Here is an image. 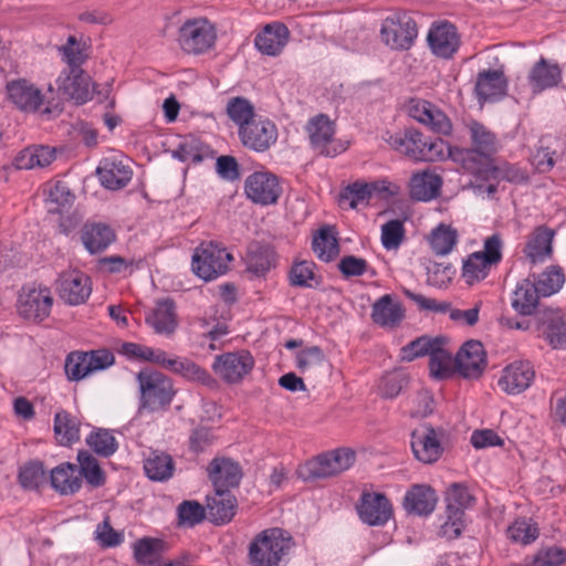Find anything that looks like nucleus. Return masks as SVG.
<instances>
[{"instance_id":"obj_1","label":"nucleus","mask_w":566,"mask_h":566,"mask_svg":"<svg viewBox=\"0 0 566 566\" xmlns=\"http://www.w3.org/2000/svg\"><path fill=\"white\" fill-rule=\"evenodd\" d=\"M295 541L284 528L270 527L259 532L248 545L249 566H285Z\"/></svg>"},{"instance_id":"obj_2","label":"nucleus","mask_w":566,"mask_h":566,"mask_svg":"<svg viewBox=\"0 0 566 566\" xmlns=\"http://www.w3.org/2000/svg\"><path fill=\"white\" fill-rule=\"evenodd\" d=\"M384 139L394 150L416 161L441 159L447 150V145L441 138L426 137L416 129L386 133Z\"/></svg>"},{"instance_id":"obj_3","label":"nucleus","mask_w":566,"mask_h":566,"mask_svg":"<svg viewBox=\"0 0 566 566\" xmlns=\"http://www.w3.org/2000/svg\"><path fill=\"white\" fill-rule=\"evenodd\" d=\"M136 381L139 389V411L166 410L177 392L171 378L157 370L142 369L136 375Z\"/></svg>"},{"instance_id":"obj_4","label":"nucleus","mask_w":566,"mask_h":566,"mask_svg":"<svg viewBox=\"0 0 566 566\" xmlns=\"http://www.w3.org/2000/svg\"><path fill=\"white\" fill-rule=\"evenodd\" d=\"M355 460L354 450L338 448L308 460L300 468L298 474L304 481L327 479L348 470Z\"/></svg>"},{"instance_id":"obj_5","label":"nucleus","mask_w":566,"mask_h":566,"mask_svg":"<svg viewBox=\"0 0 566 566\" xmlns=\"http://www.w3.org/2000/svg\"><path fill=\"white\" fill-rule=\"evenodd\" d=\"M7 101L24 114L50 115V102L40 87L27 78H15L6 84Z\"/></svg>"},{"instance_id":"obj_6","label":"nucleus","mask_w":566,"mask_h":566,"mask_svg":"<svg viewBox=\"0 0 566 566\" xmlns=\"http://www.w3.org/2000/svg\"><path fill=\"white\" fill-rule=\"evenodd\" d=\"M233 260L231 253L218 243H201L192 255V271L205 281L223 275Z\"/></svg>"},{"instance_id":"obj_7","label":"nucleus","mask_w":566,"mask_h":566,"mask_svg":"<svg viewBox=\"0 0 566 566\" xmlns=\"http://www.w3.org/2000/svg\"><path fill=\"white\" fill-rule=\"evenodd\" d=\"M380 35L384 43L392 50L407 51L417 39V22L406 12H395L384 20Z\"/></svg>"},{"instance_id":"obj_8","label":"nucleus","mask_w":566,"mask_h":566,"mask_svg":"<svg viewBox=\"0 0 566 566\" xmlns=\"http://www.w3.org/2000/svg\"><path fill=\"white\" fill-rule=\"evenodd\" d=\"M446 501L447 520L441 525V532L449 538H455L464 527V510L473 504L474 497L465 485L453 483L446 493Z\"/></svg>"},{"instance_id":"obj_9","label":"nucleus","mask_w":566,"mask_h":566,"mask_svg":"<svg viewBox=\"0 0 566 566\" xmlns=\"http://www.w3.org/2000/svg\"><path fill=\"white\" fill-rule=\"evenodd\" d=\"M501 248L500 235L493 234L486 238L483 251L469 255L462 268V276L468 284L472 285L486 277L491 265L499 263L502 259Z\"/></svg>"},{"instance_id":"obj_10","label":"nucleus","mask_w":566,"mask_h":566,"mask_svg":"<svg viewBox=\"0 0 566 566\" xmlns=\"http://www.w3.org/2000/svg\"><path fill=\"white\" fill-rule=\"evenodd\" d=\"M216 39V30L207 19L187 20L178 32V43L189 54L205 53L212 48Z\"/></svg>"},{"instance_id":"obj_11","label":"nucleus","mask_w":566,"mask_h":566,"mask_svg":"<svg viewBox=\"0 0 566 566\" xmlns=\"http://www.w3.org/2000/svg\"><path fill=\"white\" fill-rule=\"evenodd\" d=\"M447 150H449L453 161L459 164L465 172L473 176L475 182L495 178L497 169L492 163L494 154L459 147H447Z\"/></svg>"},{"instance_id":"obj_12","label":"nucleus","mask_w":566,"mask_h":566,"mask_svg":"<svg viewBox=\"0 0 566 566\" xmlns=\"http://www.w3.org/2000/svg\"><path fill=\"white\" fill-rule=\"evenodd\" d=\"M254 358L247 350L229 352L216 356L213 373L227 384H239L251 373Z\"/></svg>"},{"instance_id":"obj_13","label":"nucleus","mask_w":566,"mask_h":566,"mask_svg":"<svg viewBox=\"0 0 566 566\" xmlns=\"http://www.w3.org/2000/svg\"><path fill=\"white\" fill-rule=\"evenodd\" d=\"M53 298L44 286H23L18 297V312L29 321L41 322L50 315Z\"/></svg>"},{"instance_id":"obj_14","label":"nucleus","mask_w":566,"mask_h":566,"mask_svg":"<svg viewBox=\"0 0 566 566\" xmlns=\"http://www.w3.org/2000/svg\"><path fill=\"white\" fill-rule=\"evenodd\" d=\"M306 132L312 147L323 156L333 157L345 150V147L334 139L335 124L325 114L312 117L306 125Z\"/></svg>"},{"instance_id":"obj_15","label":"nucleus","mask_w":566,"mask_h":566,"mask_svg":"<svg viewBox=\"0 0 566 566\" xmlns=\"http://www.w3.org/2000/svg\"><path fill=\"white\" fill-rule=\"evenodd\" d=\"M238 133L242 145L258 153L268 150L277 139L276 126L270 119L255 118Z\"/></svg>"},{"instance_id":"obj_16","label":"nucleus","mask_w":566,"mask_h":566,"mask_svg":"<svg viewBox=\"0 0 566 566\" xmlns=\"http://www.w3.org/2000/svg\"><path fill=\"white\" fill-rule=\"evenodd\" d=\"M56 289L61 300L70 305L84 303L92 292L90 277L78 270L63 272L56 281Z\"/></svg>"},{"instance_id":"obj_17","label":"nucleus","mask_w":566,"mask_h":566,"mask_svg":"<svg viewBox=\"0 0 566 566\" xmlns=\"http://www.w3.org/2000/svg\"><path fill=\"white\" fill-rule=\"evenodd\" d=\"M359 518L370 526L385 525L392 516V507L386 495L364 492L356 506Z\"/></svg>"},{"instance_id":"obj_18","label":"nucleus","mask_w":566,"mask_h":566,"mask_svg":"<svg viewBox=\"0 0 566 566\" xmlns=\"http://www.w3.org/2000/svg\"><path fill=\"white\" fill-rule=\"evenodd\" d=\"M454 367L464 378H478L486 367V353L479 340H468L454 357Z\"/></svg>"},{"instance_id":"obj_19","label":"nucleus","mask_w":566,"mask_h":566,"mask_svg":"<svg viewBox=\"0 0 566 566\" xmlns=\"http://www.w3.org/2000/svg\"><path fill=\"white\" fill-rule=\"evenodd\" d=\"M402 293L406 297L417 304L419 311L434 312V313H450V318L454 322H464L469 326H473L479 321V306L470 310H453L449 302H439L434 298L426 297L422 294H417L408 289H403Z\"/></svg>"},{"instance_id":"obj_20","label":"nucleus","mask_w":566,"mask_h":566,"mask_svg":"<svg viewBox=\"0 0 566 566\" xmlns=\"http://www.w3.org/2000/svg\"><path fill=\"white\" fill-rule=\"evenodd\" d=\"M411 449L415 458L424 464L437 462L443 452L439 434L431 426L412 431Z\"/></svg>"},{"instance_id":"obj_21","label":"nucleus","mask_w":566,"mask_h":566,"mask_svg":"<svg viewBox=\"0 0 566 566\" xmlns=\"http://www.w3.org/2000/svg\"><path fill=\"white\" fill-rule=\"evenodd\" d=\"M244 190L253 202L264 206L276 202L281 193L277 178L270 172L250 175L245 180Z\"/></svg>"},{"instance_id":"obj_22","label":"nucleus","mask_w":566,"mask_h":566,"mask_svg":"<svg viewBox=\"0 0 566 566\" xmlns=\"http://www.w3.org/2000/svg\"><path fill=\"white\" fill-rule=\"evenodd\" d=\"M535 378V370L531 361L516 360L503 369L499 379V387L509 395H518L526 390Z\"/></svg>"},{"instance_id":"obj_23","label":"nucleus","mask_w":566,"mask_h":566,"mask_svg":"<svg viewBox=\"0 0 566 566\" xmlns=\"http://www.w3.org/2000/svg\"><path fill=\"white\" fill-rule=\"evenodd\" d=\"M427 40L432 53L441 59L452 57L460 46L457 29L449 22L433 25Z\"/></svg>"},{"instance_id":"obj_24","label":"nucleus","mask_w":566,"mask_h":566,"mask_svg":"<svg viewBox=\"0 0 566 566\" xmlns=\"http://www.w3.org/2000/svg\"><path fill=\"white\" fill-rule=\"evenodd\" d=\"M56 83L57 88L77 104L91 98V77L82 69H69L59 76Z\"/></svg>"},{"instance_id":"obj_25","label":"nucleus","mask_w":566,"mask_h":566,"mask_svg":"<svg viewBox=\"0 0 566 566\" xmlns=\"http://www.w3.org/2000/svg\"><path fill=\"white\" fill-rule=\"evenodd\" d=\"M370 316L378 326L392 329L403 321L405 308L391 294H385L373 304Z\"/></svg>"},{"instance_id":"obj_26","label":"nucleus","mask_w":566,"mask_h":566,"mask_svg":"<svg viewBox=\"0 0 566 566\" xmlns=\"http://www.w3.org/2000/svg\"><path fill=\"white\" fill-rule=\"evenodd\" d=\"M208 473L216 490L238 486L242 478L239 464L227 458L213 459L209 464Z\"/></svg>"},{"instance_id":"obj_27","label":"nucleus","mask_w":566,"mask_h":566,"mask_svg":"<svg viewBox=\"0 0 566 566\" xmlns=\"http://www.w3.org/2000/svg\"><path fill=\"white\" fill-rule=\"evenodd\" d=\"M553 237L554 232L546 227H537L530 234L523 252L531 264L542 263L552 256Z\"/></svg>"},{"instance_id":"obj_28","label":"nucleus","mask_w":566,"mask_h":566,"mask_svg":"<svg viewBox=\"0 0 566 566\" xmlns=\"http://www.w3.org/2000/svg\"><path fill=\"white\" fill-rule=\"evenodd\" d=\"M437 504V495L432 488L424 484H415L403 497V507L410 514L429 515Z\"/></svg>"},{"instance_id":"obj_29","label":"nucleus","mask_w":566,"mask_h":566,"mask_svg":"<svg viewBox=\"0 0 566 566\" xmlns=\"http://www.w3.org/2000/svg\"><path fill=\"white\" fill-rule=\"evenodd\" d=\"M504 73L499 70H488L478 74L475 94L480 102L495 101L506 93Z\"/></svg>"},{"instance_id":"obj_30","label":"nucleus","mask_w":566,"mask_h":566,"mask_svg":"<svg viewBox=\"0 0 566 566\" xmlns=\"http://www.w3.org/2000/svg\"><path fill=\"white\" fill-rule=\"evenodd\" d=\"M146 323L157 334L172 335L178 325L175 302L171 298L159 300L156 307L146 316Z\"/></svg>"},{"instance_id":"obj_31","label":"nucleus","mask_w":566,"mask_h":566,"mask_svg":"<svg viewBox=\"0 0 566 566\" xmlns=\"http://www.w3.org/2000/svg\"><path fill=\"white\" fill-rule=\"evenodd\" d=\"M237 499L229 490H216L214 495L207 499V511L214 524L229 523L235 515Z\"/></svg>"},{"instance_id":"obj_32","label":"nucleus","mask_w":566,"mask_h":566,"mask_svg":"<svg viewBox=\"0 0 566 566\" xmlns=\"http://www.w3.org/2000/svg\"><path fill=\"white\" fill-rule=\"evenodd\" d=\"M96 174L101 184L111 190L124 188L132 179V170L127 165L115 159H104L97 167Z\"/></svg>"},{"instance_id":"obj_33","label":"nucleus","mask_w":566,"mask_h":566,"mask_svg":"<svg viewBox=\"0 0 566 566\" xmlns=\"http://www.w3.org/2000/svg\"><path fill=\"white\" fill-rule=\"evenodd\" d=\"M562 81V70L557 64L541 57L528 74V83L533 92L538 93L558 85Z\"/></svg>"},{"instance_id":"obj_34","label":"nucleus","mask_w":566,"mask_h":566,"mask_svg":"<svg viewBox=\"0 0 566 566\" xmlns=\"http://www.w3.org/2000/svg\"><path fill=\"white\" fill-rule=\"evenodd\" d=\"M289 40V29L283 23L268 24L255 36L254 43L259 51L266 55L279 54Z\"/></svg>"},{"instance_id":"obj_35","label":"nucleus","mask_w":566,"mask_h":566,"mask_svg":"<svg viewBox=\"0 0 566 566\" xmlns=\"http://www.w3.org/2000/svg\"><path fill=\"white\" fill-rule=\"evenodd\" d=\"M247 270L256 276H263L275 265V252L269 244L252 242L244 258Z\"/></svg>"},{"instance_id":"obj_36","label":"nucleus","mask_w":566,"mask_h":566,"mask_svg":"<svg viewBox=\"0 0 566 566\" xmlns=\"http://www.w3.org/2000/svg\"><path fill=\"white\" fill-rule=\"evenodd\" d=\"M442 179L439 175L424 170L413 174L409 182V193L413 200L429 201L440 193Z\"/></svg>"},{"instance_id":"obj_37","label":"nucleus","mask_w":566,"mask_h":566,"mask_svg":"<svg viewBox=\"0 0 566 566\" xmlns=\"http://www.w3.org/2000/svg\"><path fill=\"white\" fill-rule=\"evenodd\" d=\"M52 488L63 494H74L82 486V479L76 464L70 462L62 463L54 468L50 474Z\"/></svg>"},{"instance_id":"obj_38","label":"nucleus","mask_w":566,"mask_h":566,"mask_svg":"<svg viewBox=\"0 0 566 566\" xmlns=\"http://www.w3.org/2000/svg\"><path fill=\"white\" fill-rule=\"evenodd\" d=\"M541 296L535 286V281H532L530 277L524 279L514 290L512 307L521 315H532L538 305Z\"/></svg>"},{"instance_id":"obj_39","label":"nucleus","mask_w":566,"mask_h":566,"mask_svg":"<svg viewBox=\"0 0 566 566\" xmlns=\"http://www.w3.org/2000/svg\"><path fill=\"white\" fill-rule=\"evenodd\" d=\"M81 420L66 410H60L54 417V434L61 446H71L80 440Z\"/></svg>"},{"instance_id":"obj_40","label":"nucleus","mask_w":566,"mask_h":566,"mask_svg":"<svg viewBox=\"0 0 566 566\" xmlns=\"http://www.w3.org/2000/svg\"><path fill=\"white\" fill-rule=\"evenodd\" d=\"M115 240L113 229L104 223L85 224L82 242L91 253L105 250Z\"/></svg>"},{"instance_id":"obj_41","label":"nucleus","mask_w":566,"mask_h":566,"mask_svg":"<svg viewBox=\"0 0 566 566\" xmlns=\"http://www.w3.org/2000/svg\"><path fill=\"white\" fill-rule=\"evenodd\" d=\"M55 159V151L49 146L27 147L15 157L14 165L18 169H33L46 167Z\"/></svg>"},{"instance_id":"obj_42","label":"nucleus","mask_w":566,"mask_h":566,"mask_svg":"<svg viewBox=\"0 0 566 566\" xmlns=\"http://www.w3.org/2000/svg\"><path fill=\"white\" fill-rule=\"evenodd\" d=\"M473 150L495 154L499 149L496 135L484 124L474 119L465 124Z\"/></svg>"},{"instance_id":"obj_43","label":"nucleus","mask_w":566,"mask_h":566,"mask_svg":"<svg viewBox=\"0 0 566 566\" xmlns=\"http://www.w3.org/2000/svg\"><path fill=\"white\" fill-rule=\"evenodd\" d=\"M144 470L150 480L166 481L172 476L175 463L169 454L151 451L144 462Z\"/></svg>"},{"instance_id":"obj_44","label":"nucleus","mask_w":566,"mask_h":566,"mask_svg":"<svg viewBox=\"0 0 566 566\" xmlns=\"http://www.w3.org/2000/svg\"><path fill=\"white\" fill-rule=\"evenodd\" d=\"M77 461L81 479H85L86 483L92 488H101L105 484V472L92 453L86 450L78 451Z\"/></svg>"},{"instance_id":"obj_45","label":"nucleus","mask_w":566,"mask_h":566,"mask_svg":"<svg viewBox=\"0 0 566 566\" xmlns=\"http://www.w3.org/2000/svg\"><path fill=\"white\" fill-rule=\"evenodd\" d=\"M313 251L318 259L325 262L332 261L339 253L338 240L332 228H322L313 239Z\"/></svg>"},{"instance_id":"obj_46","label":"nucleus","mask_w":566,"mask_h":566,"mask_svg":"<svg viewBox=\"0 0 566 566\" xmlns=\"http://www.w3.org/2000/svg\"><path fill=\"white\" fill-rule=\"evenodd\" d=\"M458 241V232L447 224H439L434 228L429 237V243L431 250L437 255L449 254Z\"/></svg>"},{"instance_id":"obj_47","label":"nucleus","mask_w":566,"mask_h":566,"mask_svg":"<svg viewBox=\"0 0 566 566\" xmlns=\"http://www.w3.org/2000/svg\"><path fill=\"white\" fill-rule=\"evenodd\" d=\"M444 346L446 343L436 346L429 355L430 374L437 379H444L451 376L452 367L454 366V358Z\"/></svg>"},{"instance_id":"obj_48","label":"nucleus","mask_w":566,"mask_h":566,"mask_svg":"<svg viewBox=\"0 0 566 566\" xmlns=\"http://www.w3.org/2000/svg\"><path fill=\"white\" fill-rule=\"evenodd\" d=\"M316 265L312 261L295 262L289 272V280L292 286L313 289L319 285L318 276L315 273Z\"/></svg>"},{"instance_id":"obj_49","label":"nucleus","mask_w":566,"mask_h":566,"mask_svg":"<svg viewBox=\"0 0 566 566\" xmlns=\"http://www.w3.org/2000/svg\"><path fill=\"white\" fill-rule=\"evenodd\" d=\"M442 343H447V339L442 336H420L401 348V358L402 360L412 361L418 357L429 356L433 348Z\"/></svg>"},{"instance_id":"obj_50","label":"nucleus","mask_w":566,"mask_h":566,"mask_svg":"<svg viewBox=\"0 0 566 566\" xmlns=\"http://www.w3.org/2000/svg\"><path fill=\"white\" fill-rule=\"evenodd\" d=\"M326 364V358L318 346H311L296 354V367L304 374L315 377Z\"/></svg>"},{"instance_id":"obj_51","label":"nucleus","mask_w":566,"mask_h":566,"mask_svg":"<svg viewBox=\"0 0 566 566\" xmlns=\"http://www.w3.org/2000/svg\"><path fill=\"white\" fill-rule=\"evenodd\" d=\"M533 281H535L537 292H539L542 296L546 297L562 289L565 282V276L560 266L551 265Z\"/></svg>"},{"instance_id":"obj_52","label":"nucleus","mask_w":566,"mask_h":566,"mask_svg":"<svg viewBox=\"0 0 566 566\" xmlns=\"http://www.w3.org/2000/svg\"><path fill=\"white\" fill-rule=\"evenodd\" d=\"M375 191L369 184L354 182L347 186L339 195V205L345 208L356 209L358 205L367 202Z\"/></svg>"},{"instance_id":"obj_53","label":"nucleus","mask_w":566,"mask_h":566,"mask_svg":"<svg viewBox=\"0 0 566 566\" xmlns=\"http://www.w3.org/2000/svg\"><path fill=\"white\" fill-rule=\"evenodd\" d=\"M230 119L242 129L243 126L255 119L253 105L244 97H232L227 105Z\"/></svg>"},{"instance_id":"obj_54","label":"nucleus","mask_w":566,"mask_h":566,"mask_svg":"<svg viewBox=\"0 0 566 566\" xmlns=\"http://www.w3.org/2000/svg\"><path fill=\"white\" fill-rule=\"evenodd\" d=\"M87 446L98 455L108 458L117 451L115 437L106 429H98L86 438Z\"/></svg>"},{"instance_id":"obj_55","label":"nucleus","mask_w":566,"mask_h":566,"mask_svg":"<svg viewBox=\"0 0 566 566\" xmlns=\"http://www.w3.org/2000/svg\"><path fill=\"white\" fill-rule=\"evenodd\" d=\"M170 371L191 381L207 384L210 380V375L205 368L187 358L174 357Z\"/></svg>"},{"instance_id":"obj_56","label":"nucleus","mask_w":566,"mask_h":566,"mask_svg":"<svg viewBox=\"0 0 566 566\" xmlns=\"http://www.w3.org/2000/svg\"><path fill=\"white\" fill-rule=\"evenodd\" d=\"M73 195L63 182H56L49 190L46 209L50 213H62L64 209L71 207Z\"/></svg>"},{"instance_id":"obj_57","label":"nucleus","mask_w":566,"mask_h":566,"mask_svg":"<svg viewBox=\"0 0 566 566\" xmlns=\"http://www.w3.org/2000/svg\"><path fill=\"white\" fill-rule=\"evenodd\" d=\"M178 523L185 526H195L206 517L205 507L197 501H184L177 507Z\"/></svg>"},{"instance_id":"obj_58","label":"nucleus","mask_w":566,"mask_h":566,"mask_svg":"<svg viewBox=\"0 0 566 566\" xmlns=\"http://www.w3.org/2000/svg\"><path fill=\"white\" fill-rule=\"evenodd\" d=\"M506 534L512 542L526 545L538 537V528L526 520H518L507 527Z\"/></svg>"},{"instance_id":"obj_59","label":"nucleus","mask_w":566,"mask_h":566,"mask_svg":"<svg viewBox=\"0 0 566 566\" xmlns=\"http://www.w3.org/2000/svg\"><path fill=\"white\" fill-rule=\"evenodd\" d=\"M90 364L84 352H73L65 359V374L70 380H82L91 374Z\"/></svg>"},{"instance_id":"obj_60","label":"nucleus","mask_w":566,"mask_h":566,"mask_svg":"<svg viewBox=\"0 0 566 566\" xmlns=\"http://www.w3.org/2000/svg\"><path fill=\"white\" fill-rule=\"evenodd\" d=\"M45 472L40 461H30L20 469L19 481L24 489L34 490L44 481Z\"/></svg>"},{"instance_id":"obj_61","label":"nucleus","mask_w":566,"mask_h":566,"mask_svg":"<svg viewBox=\"0 0 566 566\" xmlns=\"http://www.w3.org/2000/svg\"><path fill=\"white\" fill-rule=\"evenodd\" d=\"M172 156L180 161L200 163L203 159L202 144L195 137H186L172 150Z\"/></svg>"},{"instance_id":"obj_62","label":"nucleus","mask_w":566,"mask_h":566,"mask_svg":"<svg viewBox=\"0 0 566 566\" xmlns=\"http://www.w3.org/2000/svg\"><path fill=\"white\" fill-rule=\"evenodd\" d=\"M545 336L554 348L566 346V321L559 314L549 317Z\"/></svg>"},{"instance_id":"obj_63","label":"nucleus","mask_w":566,"mask_h":566,"mask_svg":"<svg viewBox=\"0 0 566 566\" xmlns=\"http://www.w3.org/2000/svg\"><path fill=\"white\" fill-rule=\"evenodd\" d=\"M403 224L400 220H390L381 227V242L387 250L397 249L403 239Z\"/></svg>"},{"instance_id":"obj_64","label":"nucleus","mask_w":566,"mask_h":566,"mask_svg":"<svg viewBox=\"0 0 566 566\" xmlns=\"http://www.w3.org/2000/svg\"><path fill=\"white\" fill-rule=\"evenodd\" d=\"M60 51L70 69H81V65L87 59V55L74 35L67 38L66 44L63 45Z\"/></svg>"}]
</instances>
